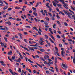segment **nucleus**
Wrapping results in <instances>:
<instances>
[{"label": "nucleus", "mask_w": 75, "mask_h": 75, "mask_svg": "<svg viewBox=\"0 0 75 75\" xmlns=\"http://www.w3.org/2000/svg\"><path fill=\"white\" fill-rule=\"evenodd\" d=\"M57 23L58 24H59V25H61V23L59 21H57Z\"/></svg>", "instance_id": "nucleus-28"}, {"label": "nucleus", "mask_w": 75, "mask_h": 75, "mask_svg": "<svg viewBox=\"0 0 75 75\" xmlns=\"http://www.w3.org/2000/svg\"><path fill=\"white\" fill-rule=\"evenodd\" d=\"M8 8V6H6L4 7L3 9L4 10L6 9H7Z\"/></svg>", "instance_id": "nucleus-8"}, {"label": "nucleus", "mask_w": 75, "mask_h": 75, "mask_svg": "<svg viewBox=\"0 0 75 75\" xmlns=\"http://www.w3.org/2000/svg\"><path fill=\"white\" fill-rule=\"evenodd\" d=\"M0 30H6V29L4 28H0Z\"/></svg>", "instance_id": "nucleus-56"}, {"label": "nucleus", "mask_w": 75, "mask_h": 75, "mask_svg": "<svg viewBox=\"0 0 75 75\" xmlns=\"http://www.w3.org/2000/svg\"><path fill=\"white\" fill-rule=\"evenodd\" d=\"M49 64H53V63L52 62H50V61H49Z\"/></svg>", "instance_id": "nucleus-54"}, {"label": "nucleus", "mask_w": 75, "mask_h": 75, "mask_svg": "<svg viewBox=\"0 0 75 75\" xmlns=\"http://www.w3.org/2000/svg\"><path fill=\"white\" fill-rule=\"evenodd\" d=\"M45 18L46 20H47V21H49V18L48 17H46Z\"/></svg>", "instance_id": "nucleus-35"}, {"label": "nucleus", "mask_w": 75, "mask_h": 75, "mask_svg": "<svg viewBox=\"0 0 75 75\" xmlns=\"http://www.w3.org/2000/svg\"><path fill=\"white\" fill-rule=\"evenodd\" d=\"M40 50L41 51V52H44L45 51V50H44L42 49H40Z\"/></svg>", "instance_id": "nucleus-16"}, {"label": "nucleus", "mask_w": 75, "mask_h": 75, "mask_svg": "<svg viewBox=\"0 0 75 75\" xmlns=\"http://www.w3.org/2000/svg\"><path fill=\"white\" fill-rule=\"evenodd\" d=\"M37 31H38V33L39 34H40V35H41V33L40 32V31H39L38 30Z\"/></svg>", "instance_id": "nucleus-43"}, {"label": "nucleus", "mask_w": 75, "mask_h": 75, "mask_svg": "<svg viewBox=\"0 0 75 75\" xmlns=\"http://www.w3.org/2000/svg\"><path fill=\"white\" fill-rule=\"evenodd\" d=\"M51 18V20H55V18H54V17H53V16Z\"/></svg>", "instance_id": "nucleus-34"}, {"label": "nucleus", "mask_w": 75, "mask_h": 75, "mask_svg": "<svg viewBox=\"0 0 75 75\" xmlns=\"http://www.w3.org/2000/svg\"><path fill=\"white\" fill-rule=\"evenodd\" d=\"M61 14L63 16H65V13H62V12L61 11L59 12V14Z\"/></svg>", "instance_id": "nucleus-10"}, {"label": "nucleus", "mask_w": 75, "mask_h": 75, "mask_svg": "<svg viewBox=\"0 0 75 75\" xmlns=\"http://www.w3.org/2000/svg\"><path fill=\"white\" fill-rule=\"evenodd\" d=\"M61 36L62 38H65V36H64V34H63L62 35H61Z\"/></svg>", "instance_id": "nucleus-46"}, {"label": "nucleus", "mask_w": 75, "mask_h": 75, "mask_svg": "<svg viewBox=\"0 0 75 75\" xmlns=\"http://www.w3.org/2000/svg\"><path fill=\"white\" fill-rule=\"evenodd\" d=\"M70 14L71 13H67V15L69 17V18H71V17L70 16Z\"/></svg>", "instance_id": "nucleus-9"}, {"label": "nucleus", "mask_w": 75, "mask_h": 75, "mask_svg": "<svg viewBox=\"0 0 75 75\" xmlns=\"http://www.w3.org/2000/svg\"><path fill=\"white\" fill-rule=\"evenodd\" d=\"M28 48L31 51H34V49L33 47H30L29 46H28Z\"/></svg>", "instance_id": "nucleus-4"}, {"label": "nucleus", "mask_w": 75, "mask_h": 75, "mask_svg": "<svg viewBox=\"0 0 75 75\" xmlns=\"http://www.w3.org/2000/svg\"><path fill=\"white\" fill-rule=\"evenodd\" d=\"M25 60H26V62H27V60L28 59V58H27V57H25Z\"/></svg>", "instance_id": "nucleus-50"}, {"label": "nucleus", "mask_w": 75, "mask_h": 75, "mask_svg": "<svg viewBox=\"0 0 75 75\" xmlns=\"http://www.w3.org/2000/svg\"><path fill=\"white\" fill-rule=\"evenodd\" d=\"M17 21H21V19H19V18H17Z\"/></svg>", "instance_id": "nucleus-40"}, {"label": "nucleus", "mask_w": 75, "mask_h": 75, "mask_svg": "<svg viewBox=\"0 0 75 75\" xmlns=\"http://www.w3.org/2000/svg\"><path fill=\"white\" fill-rule=\"evenodd\" d=\"M37 65H38V66L39 67H40V68H42V67L41 65L40 64H38V63H36Z\"/></svg>", "instance_id": "nucleus-21"}, {"label": "nucleus", "mask_w": 75, "mask_h": 75, "mask_svg": "<svg viewBox=\"0 0 75 75\" xmlns=\"http://www.w3.org/2000/svg\"><path fill=\"white\" fill-rule=\"evenodd\" d=\"M56 10L58 12H59V9L58 8H57Z\"/></svg>", "instance_id": "nucleus-48"}, {"label": "nucleus", "mask_w": 75, "mask_h": 75, "mask_svg": "<svg viewBox=\"0 0 75 75\" xmlns=\"http://www.w3.org/2000/svg\"><path fill=\"white\" fill-rule=\"evenodd\" d=\"M63 11L64 13L65 14H66L67 15L68 12L66 11H65V10H63Z\"/></svg>", "instance_id": "nucleus-12"}, {"label": "nucleus", "mask_w": 75, "mask_h": 75, "mask_svg": "<svg viewBox=\"0 0 75 75\" xmlns=\"http://www.w3.org/2000/svg\"><path fill=\"white\" fill-rule=\"evenodd\" d=\"M57 38H60V36L58 35H57Z\"/></svg>", "instance_id": "nucleus-64"}, {"label": "nucleus", "mask_w": 75, "mask_h": 75, "mask_svg": "<svg viewBox=\"0 0 75 75\" xmlns=\"http://www.w3.org/2000/svg\"><path fill=\"white\" fill-rule=\"evenodd\" d=\"M33 14L35 16H37V13H36L35 12H33Z\"/></svg>", "instance_id": "nucleus-23"}, {"label": "nucleus", "mask_w": 75, "mask_h": 75, "mask_svg": "<svg viewBox=\"0 0 75 75\" xmlns=\"http://www.w3.org/2000/svg\"><path fill=\"white\" fill-rule=\"evenodd\" d=\"M33 28H34V30H36V31H38V29H37V27H33Z\"/></svg>", "instance_id": "nucleus-25"}, {"label": "nucleus", "mask_w": 75, "mask_h": 75, "mask_svg": "<svg viewBox=\"0 0 75 75\" xmlns=\"http://www.w3.org/2000/svg\"><path fill=\"white\" fill-rule=\"evenodd\" d=\"M40 58L41 59H42V60L43 61H45V59H44V58H42V57H40Z\"/></svg>", "instance_id": "nucleus-38"}, {"label": "nucleus", "mask_w": 75, "mask_h": 75, "mask_svg": "<svg viewBox=\"0 0 75 75\" xmlns=\"http://www.w3.org/2000/svg\"><path fill=\"white\" fill-rule=\"evenodd\" d=\"M16 57L15 56H13L12 57V59H13V60H14V59H15Z\"/></svg>", "instance_id": "nucleus-27"}, {"label": "nucleus", "mask_w": 75, "mask_h": 75, "mask_svg": "<svg viewBox=\"0 0 75 75\" xmlns=\"http://www.w3.org/2000/svg\"><path fill=\"white\" fill-rule=\"evenodd\" d=\"M0 44L1 45V47H3L4 46V43L3 42V43L2 42H1L0 43Z\"/></svg>", "instance_id": "nucleus-18"}, {"label": "nucleus", "mask_w": 75, "mask_h": 75, "mask_svg": "<svg viewBox=\"0 0 75 75\" xmlns=\"http://www.w3.org/2000/svg\"><path fill=\"white\" fill-rule=\"evenodd\" d=\"M61 54L62 55V57H64V51H61Z\"/></svg>", "instance_id": "nucleus-11"}, {"label": "nucleus", "mask_w": 75, "mask_h": 75, "mask_svg": "<svg viewBox=\"0 0 75 75\" xmlns=\"http://www.w3.org/2000/svg\"><path fill=\"white\" fill-rule=\"evenodd\" d=\"M19 61H21V59L20 58H19L18 59H17L16 60V61L17 62H18Z\"/></svg>", "instance_id": "nucleus-22"}, {"label": "nucleus", "mask_w": 75, "mask_h": 75, "mask_svg": "<svg viewBox=\"0 0 75 75\" xmlns=\"http://www.w3.org/2000/svg\"><path fill=\"white\" fill-rule=\"evenodd\" d=\"M37 52L38 53V54H42L41 52H39V51H37Z\"/></svg>", "instance_id": "nucleus-52"}, {"label": "nucleus", "mask_w": 75, "mask_h": 75, "mask_svg": "<svg viewBox=\"0 0 75 75\" xmlns=\"http://www.w3.org/2000/svg\"><path fill=\"white\" fill-rule=\"evenodd\" d=\"M59 47H62V44H61L60 43L59 44Z\"/></svg>", "instance_id": "nucleus-49"}, {"label": "nucleus", "mask_w": 75, "mask_h": 75, "mask_svg": "<svg viewBox=\"0 0 75 75\" xmlns=\"http://www.w3.org/2000/svg\"><path fill=\"white\" fill-rule=\"evenodd\" d=\"M4 3H5V4H6V5H8V3L6 2L5 1H4Z\"/></svg>", "instance_id": "nucleus-47"}, {"label": "nucleus", "mask_w": 75, "mask_h": 75, "mask_svg": "<svg viewBox=\"0 0 75 75\" xmlns=\"http://www.w3.org/2000/svg\"><path fill=\"white\" fill-rule=\"evenodd\" d=\"M24 41H25V42H26V43H27V39H24Z\"/></svg>", "instance_id": "nucleus-57"}, {"label": "nucleus", "mask_w": 75, "mask_h": 75, "mask_svg": "<svg viewBox=\"0 0 75 75\" xmlns=\"http://www.w3.org/2000/svg\"><path fill=\"white\" fill-rule=\"evenodd\" d=\"M55 26H56V24L54 23V25H53V27L54 28H56L55 27Z\"/></svg>", "instance_id": "nucleus-32"}, {"label": "nucleus", "mask_w": 75, "mask_h": 75, "mask_svg": "<svg viewBox=\"0 0 75 75\" xmlns=\"http://www.w3.org/2000/svg\"><path fill=\"white\" fill-rule=\"evenodd\" d=\"M24 35H28V34L27 33V32H24L23 33Z\"/></svg>", "instance_id": "nucleus-33"}, {"label": "nucleus", "mask_w": 75, "mask_h": 75, "mask_svg": "<svg viewBox=\"0 0 75 75\" xmlns=\"http://www.w3.org/2000/svg\"><path fill=\"white\" fill-rule=\"evenodd\" d=\"M26 28H30L31 27L29 26H25Z\"/></svg>", "instance_id": "nucleus-31"}, {"label": "nucleus", "mask_w": 75, "mask_h": 75, "mask_svg": "<svg viewBox=\"0 0 75 75\" xmlns=\"http://www.w3.org/2000/svg\"><path fill=\"white\" fill-rule=\"evenodd\" d=\"M62 65L63 67H64V68H63V69H65V70H67V68H68V66L67 65H65L64 64H62Z\"/></svg>", "instance_id": "nucleus-2"}, {"label": "nucleus", "mask_w": 75, "mask_h": 75, "mask_svg": "<svg viewBox=\"0 0 75 75\" xmlns=\"http://www.w3.org/2000/svg\"><path fill=\"white\" fill-rule=\"evenodd\" d=\"M18 35L20 36V38H22V34H21L20 33H18Z\"/></svg>", "instance_id": "nucleus-26"}, {"label": "nucleus", "mask_w": 75, "mask_h": 75, "mask_svg": "<svg viewBox=\"0 0 75 75\" xmlns=\"http://www.w3.org/2000/svg\"><path fill=\"white\" fill-rule=\"evenodd\" d=\"M32 9L33 10H35V11H36V8H35L33 7H32Z\"/></svg>", "instance_id": "nucleus-41"}, {"label": "nucleus", "mask_w": 75, "mask_h": 75, "mask_svg": "<svg viewBox=\"0 0 75 75\" xmlns=\"http://www.w3.org/2000/svg\"><path fill=\"white\" fill-rule=\"evenodd\" d=\"M0 63H1V65L3 66H6V64H4V62L3 61H0Z\"/></svg>", "instance_id": "nucleus-3"}, {"label": "nucleus", "mask_w": 75, "mask_h": 75, "mask_svg": "<svg viewBox=\"0 0 75 75\" xmlns=\"http://www.w3.org/2000/svg\"><path fill=\"white\" fill-rule=\"evenodd\" d=\"M39 43H40V45H44V43L42 42H41L40 41H39Z\"/></svg>", "instance_id": "nucleus-15"}, {"label": "nucleus", "mask_w": 75, "mask_h": 75, "mask_svg": "<svg viewBox=\"0 0 75 75\" xmlns=\"http://www.w3.org/2000/svg\"><path fill=\"white\" fill-rule=\"evenodd\" d=\"M45 57H46V58H50V57H49V56H48V55H45Z\"/></svg>", "instance_id": "nucleus-60"}, {"label": "nucleus", "mask_w": 75, "mask_h": 75, "mask_svg": "<svg viewBox=\"0 0 75 75\" xmlns=\"http://www.w3.org/2000/svg\"><path fill=\"white\" fill-rule=\"evenodd\" d=\"M12 10V8H9L7 9L8 11H10V10Z\"/></svg>", "instance_id": "nucleus-30"}, {"label": "nucleus", "mask_w": 75, "mask_h": 75, "mask_svg": "<svg viewBox=\"0 0 75 75\" xmlns=\"http://www.w3.org/2000/svg\"><path fill=\"white\" fill-rule=\"evenodd\" d=\"M36 4H37L35 6V7H38V5H39V3H38V2H37Z\"/></svg>", "instance_id": "nucleus-17"}, {"label": "nucleus", "mask_w": 75, "mask_h": 75, "mask_svg": "<svg viewBox=\"0 0 75 75\" xmlns=\"http://www.w3.org/2000/svg\"><path fill=\"white\" fill-rule=\"evenodd\" d=\"M28 61L29 62H30V63H33V64H34V62L31 61V60L30 59H28Z\"/></svg>", "instance_id": "nucleus-19"}, {"label": "nucleus", "mask_w": 75, "mask_h": 75, "mask_svg": "<svg viewBox=\"0 0 75 75\" xmlns=\"http://www.w3.org/2000/svg\"><path fill=\"white\" fill-rule=\"evenodd\" d=\"M35 57H36V58H40V56H39L38 55H36Z\"/></svg>", "instance_id": "nucleus-59"}, {"label": "nucleus", "mask_w": 75, "mask_h": 75, "mask_svg": "<svg viewBox=\"0 0 75 75\" xmlns=\"http://www.w3.org/2000/svg\"><path fill=\"white\" fill-rule=\"evenodd\" d=\"M49 8L50 12H51V11L52 10V8Z\"/></svg>", "instance_id": "nucleus-51"}, {"label": "nucleus", "mask_w": 75, "mask_h": 75, "mask_svg": "<svg viewBox=\"0 0 75 75\" xmlns=\"http://www.w3.org/2000/svg\"><path fill=\"white\" fill-rule=\"evenodd\" d=\"M71 8L74 11H75V9L73 8L72 6H71Z\"/></svg>", "instance_id": "nucleus-42"}, {"label": "nucleus", "mask_w": 75, "mask_h": 75, "mask_svg": "<svg viewBox=\"0 0 75 75\" xmlns=\"http://www.w3.org/2000/svg\"><path fill=\"white\" fill-rule=\"evenodd\" d=\"M57 6H58V7H61V5H60L59 4H57Z\"/></svg>", "instance_id": "nucleus-55"}, {"label": "nucleus", "mask_w": 75, "mask_h": 75, "mask_svg": "<svg viewBox=\"0 0 75 75\" xmlns=\"http://www.w3.org/2000/svg\"><path fill=\"white\" fill-rule=\"evenodd\" d=\"M56 17L57 18H58V19H59V18H60V17H59V16L58 15L56 16Z\"/></svg>", "instance_id": "nucleus-44"}, {"label": "nucleus", "mask_w": 75, "mask_h": 75, "mask_svg": "<svg viewBox=\"0 0 75 75\" xmlns=\"http://www.w3.org/2000/svg\"><path fill=\"white\" fill-rule=\"evenodd\" d=\"M49 31L50 32H51V31H52V29H51V28H49Z\"/></svg>", "instance_id": "nucleus-53"}, {"label": "nucleus", "mask_w": 75, "mask_h": 75, "mask_svg": "<svg viewBox=\"0 0 75 75\" xmlns=\"http://www.w3.org/2000/svg\"><path fill=\"white\" fill-rule=\"evenodd\" d=\"M9 71L11 73V72H13L12 71V70L11 69H9Z\"/></svg>", "instance_id": "nucleus-62"}, {"label": "nucleus", "mask_w": 75, "mask_h": 75, "mask_svg": "<svg viewBox=\"0 0 75 75\" xmlns=\"http://www.w3.org/2000/svg\"><path fill=\"white\" fill-rule=\"evenodd\" d=\"M11 54H12V51L10 50V52H8V54L11 55Z\"/></svg>", "instance_id": "nucleus-14"}, {"label": "nucleus", "mask_w": 75, "mask_h": 75, "mask_svg": "<svg viewBox=\"0 0 75 75\" xmlns=\"http://www.w3.org/2000/svg\"><path fill=\"white\" fill-rule=\"evenodd\" d=\"M48 5H49V3H47L46 4L47 7H48V8H50V7Z\"/></svg>", "instance_id": "nucleus-20"}, {"label": "nucleus", "mask_w": 75, "mask_h": 75, "mask_svg": "<svg viewBox=\"0 0 75 75\" xmlns=\"http://www.w3.org/2000/svg\"><path fill=\"white\" fill-rule=\"evenodd\" d=\"M55 53L57 54V55L58 56H59V57L60 56V55H59V54L58 52H56Z\"/></svg>", "instance_id": "nucleus-37"}, {"label": "nucleus", "mask_w": 75, "mask_h": 75, "mask_svg": "<svg viewBox=\"0 0 75 75\" xmlns=\"http://www.w3.org/2000/svg\"><path fill=\"white\" fill-rule=\"evenodd\" d=\"M52 4H53V6H54V7H57V3H56L54 1H52Z\"/></svg>", "instance_id": "nucleus-5"}, {"label": "nucleus", "mask_w": 75, "mask_h": 75, "mask_svg": "<svg viewBox=\"0 0 75 75\" xmlns=\"http://www.w3.org/2000/svg\"><path fill=\"white\" fill-rule=\"evenodd\" d=\"M18 72H21V68H19V70H18Z\"/></svg>", "instance_id": "nucleus-39"}, {"label": "nucleus", "mask_w": 75, "mask_h": 75, "mask_svg": "<svg viewBox=\"0 0 75 75\" xmlns=\"http://www.w3.org/2000/svg\"><path fill=\"white\" fill-rule=\"evenodd\" d=\"M33 72L34 74H35L36 73H37V71L35 70H33Z\"/></svg>", "instance_id": "nucleus-63"}, {"label": "nucleus", "mask_w": 75, "mask_h": 75, "mask_svg": "<svg viewBox=\"0 0 75 75\" xmlns=\"http://www.w3.org/2000/svg\"><path fill=\"white\" fill-rule=\"evenodd\" d=\"M44 23L45 25H48V23L46 21H45L44 22Z\"/></svg>", "instance_id": "nucleus-24"}, {"label": "nucleus", "mask_w": 75, "mask_h": 75, "mask_svg": "<svg viewBox=\"0 0 75 75\" xmlns=\"http://www.w3.org/2000/svg\"><path fill=\"white\" fill-rule=\"evenodd\" d=\"M40 40L41 42H44V39L43 38H40Z\"/></svg>", "instance_id": "nucleus-7"}, {"label": "nucleus", "mask_w": 75, "mask_h": 75, "mask_svg": "<svg viewBox=\"0 0 75 75\" xmlns=\"http://www.w3.org/2000/svg\"><path fill=\"white\" fill-rule=\"evenodd\" d=\"M51 37V38H54V37H53V36L52 35V34H51V33H49L48 34Z\"/></svg>", "instance_id": "nucleus-13"}, {"label": "nucleus", "mask_w": 75, "mask_h": 75, "mask_svg": "<svg viewBox=\"0 0 75 75\" xmlns=\"http://www.w3.org/2000/svg\"><path fill=\"white\" fill-rule=\"evenodd\" d=\"M48 14H49V15H50V16H52V14H51V13H48Z\"/></svg>", "instance_id": "nucleus-61"}, {"label": "nucleus", "mask_w": 75, "mask_h": 75, "mask_svg": "<svg viewBox=\"0 0 75 75\" xmlns=\"http://www.w3.org/2000/svg\"><path fill=\"white\" fill-rule=\"evenodd\" d=\"M5 23L6 24H8V25H11V22H10V21L6 22Z\"/></svg>", "instance_id": "nucleus-6"}, {"label": "nucleus", "mask_w": 75, "mask_h": 75, "mask_svg": "<svg viewBox=\"0 0 75 75\" xmlns=\"http://www.w3.org/2000/svg\"><path fill=\"white\" fill-rule=\"evenodd\" d=\"M69 11L71 12V13H72L73 14H74V12H73V11H72L71 10V9H69Z\"/></svg>", "instance_id": "nucleus-45"}, {"label": "nucleus", "mask_w": 75, "mask_h": 75, "mask_svg": "<svg viewBox=\"0 0 75 75\" xmlns=\"http://www.w3.org/2000/svg\"><path fill=\"white\" fill-rule=\"evenodd\" d=\"M55 69H56L57 72H58V69L57 67H55Z\"/></svg>", "instance_id": "nucleus-29"}, {"label": "nucleus", "mask_w": 75, "mask_h": 75, "mask_svg": "<svg viewBox=\"0 0 75 75\" xmlns=\"http://www.w3.org/2000/svg\"><path fill=\"white\" fill-rule=\"evenodd\" d=\"M61 3H62V4H64L63 5V6L64 7V8H66V9H67V10L69 9V8L68 7V4L67 3L65 4V2H64V1L62 0L61 1Z\"/></svg>", "instance_id": "nucleus-1"}, {"label": "nucleus", "mask_w": 75, "mask_h": 75, "mask_svg": "<svg viewBox=\"0 0 75 75\" xmlns=\"http://www.w3.org/2000/svg\"><path fill=\"white\" fill-rule=\"evenodd\" d=\"M68 40L69 41H72V40L70 39H68Z\"/></svg>", "instance_id": "nucleus-58"}, {"label": "nucleus", "mask_w": 75, "mask_h": 75, "mask_svg": "<svg viewBox=\"0 0 75 75\" xmlns=\"http://www.w3.org/2000/svg\"><path fill=\"white\" fill-rule=\"evenodd\" d=\"M73 62L74 64H75V58L74 57V59H73Z\"/></svg>", "instance_id": "nucleus-36"}]
</instances>
